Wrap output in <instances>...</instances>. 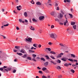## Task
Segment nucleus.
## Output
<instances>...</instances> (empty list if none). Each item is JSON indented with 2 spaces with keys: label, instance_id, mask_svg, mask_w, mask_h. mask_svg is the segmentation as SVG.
I'll use <instances>...</instances> for the list:
<instances>
[{
  "label": "nucleus",
  "instance_id": "10",
  "mask_svg": "<svg viewBox=\"0 0 78 78\" xmlns=\"http://www.w3.org/2000/svg\"><path fill=\"white\" fill-rule=\"evenodd\" d=\"M70 0H64V2L66 3V2H68V3H69L70 2Z\"/></svg>",
  "mask_w": 78,
  "mask_h": 78
},
{
  "label": "nucleus",
  "instance_id": "33",
  "mask_svg": "<svg viewBox=\"0 0 78 78\" xmlns=\"http://www.w3.org/2000/svg\"><path fill=\"white\" fill-rule=\"evenodd\" d=\"M51 15L52 16H53V15H54V14H55V12H52L51 13Z\"/></svg>",
  "mask_w": 78,
  "mask_h": 78
},
{
  "label": "nucleus",
  "instance_id": "38",
  "mask_svg": "<svg viewBox=\"0 0 78 78\" xmlns=\"http://www.w3.org/2000/svg\"><path fill=\"white\" fill-rule=\"evenodd\" d=\"M32 56H33V58H36V55L35 54H33Z\"/></svg>",
  "mask_w": 78,
  "mask_h": 78
},
{
  "label": "nucleus",
  "instance_id": "41",
  "mask_svg": "<svg viewBox=\"0 0 78 78\" xmlns=\"http://www.w3.org/2000/svg\"><path fill=\"white\" fill-rule=\"evenodd\" d=\"M32 60L34 61H35V62H36V60L35 59V58H33L32 59Z\"/></svg>",
  "mask_w": 78,
  "mask_h": 78
},
{
  "label": "nucleus",
  "instance_id": "4",
  "mask_svg": "<svg viewBox=\"0 0 78 78\" xmlns=\"http://www.w3.org/2000/svg\"><path fill=\"white\" fill-rule=\"evenodd\" d=\"M64 55V54L62 53H60L59 54H58V56H57V58H61L62 57V56Z\"/></svg>",
  "mask_w": 78,
  "mask_h": 78
},
{
  "label": "nucleus",
  "instance_id": "8",
  "mask_svg": "<svg viewBox=\"0 0 78 78\" xmlns=\"http://www.w3.org/2000/svg\"><path fill=\"white\" fill-rule=\"evenodd\" d=\"M39 20H43V19H44V16H40L39 17Z\"/></svg>",
  "mask_w": 78,
  "mask_h": 78
},
{
  "label": "nucleus",
  "instance_id": "50",
  "mask_svg": "<svg viewBox=\"0 0 78 78\" xmlns=\"http://www.w3.org/2000/svg\"><path fill=\"white\" fill-rule=\"evenodd\" d=\"M7 66H3V69H6V68H7Z\"/></svg>",
  "mask_w": 78,
  "mask_h": 78
},
{
  "label": "nucleus",
  "instance_id": "49",
  "mask_svg": "<svg viewBox=\"0 0 78 78\" xmlns=\"http://www.w3.org/2000/svg\"><path fill=\"white\" fill-rule=\"evenodd\" d=\"M42 78H47V77L44 76H42Z\"/></svg>",
  "mask_w": 78,
  "mask_h": 78
},
{
  "label": "nucleus",
  "instance_id": "14",
  "mask_svg": "<svg viewBox=\"0 0 78 78\" xmlns=\"http://www.w3.org/2000/svg\"><path fill=\"white\" fill-rule=\"evenodd\" d=\"M30 29L31 30H33L34 31V28L32 26H31L30 27Z\"/></svg>",
  "mask_w": 78,
  "mask_h": 78
},
{
  "label": "nucleus",
  "instance_id": "59",
  "mask_svg": "<svg viewBox=\"0 0 78 78\" xmlns=\"http://www.w3.org/2000/svg\"><path fill=\"white\" fill-rule=\"evenodd\" d=\"M48 45H51L52 43H51L50 42L48 43Z\"/></svg>",
  "mask_w": 78,
  "mask_h": 78
},
{
  "label": "nucleus",
  "instance_id": "7",
  "mask_svg": "<svg viewBox=\"0 0 78 78\" xmlns=\"http://www.w3.org/2000/svg\"><path fill=\"white\" fill-rule=\"evenodd\" d=\"M67 59H68V58L66 57L63 58L61 59V60L63 61H66Z\"/></svg>",
  "mask_w": 78,
  "mask_h": 78
},
{
  "label": "nucleus",
  "instance_id": "43",
  "mask_svg": "<svg viewBox=\"0 0 78 78\" xmlns=\"http://www.w3.org/2000/svg\"><path fill=\"white\" fill-rule=\"evenodd\" d=\"M51 62L52 63H53V64H54V65H55V64H56V63H55V62H54V61H51Z\"/></svg>",
  "mask_w": 78,
  "mask_h": 78
},
{
  "label": "nucleus",
  "instance_id": "47",
  "mask_svg": "<svg viewBox=\"0 0 78 78\" xmlns=\"http://www.w3.org/2000/svg\"><path fill=\"white\" fill-rule=\"evenodd\" d=\"M72 66L73 67H75V66H76V67H77V66L75 65V64H73L72 65Z\"/></svg>",
  "mask_w": 78,
  "mask_h": 78
},
{
  "label": "nucleus",
  "instance_id": "17",
  "mask_svg": "<svg viewBox=\"0 0 78 78\" xmlns=\"http://www.w3.org/2000/svg\"><path fill=\"white\" fill-rule=\"evenodd\" d=\"M16 54H17V55H20V56H22V53H18V52H17L16 53Z\"/></svg>",
  "mask_w": 78,
  "mask_h": 78
},
{
  "label": "nucleus",
  "instance_id": "45",
  "mask_svg": "<svg viewBox=\"0 0 78 78\" xmlns=\"http://www.w3.org/2000/svg\"><path fill=\"white\" fill-rule=\"evenodd\" d=\"M39 73H41V74H42V73H42V71H39Z\"/></svg>",
  "mask_w": 78,
  "mask_h": 78
},
{
  "label": "nucleus",
  "instance_id": "42",
  "mask_svg": "<svg viewBox=\"0 0 78 78\" xmlns=\"http://www.w3.org/2000/svg\"><path fill=\"white\" fill-rule=\"evenodd\" d=\"M11 70V68H7V70H8V71H10V70Z\"/></svg>",
  "mask_w": 78,
  "mask_h": 78
},
{
  "label": "nucleus",
  "instance_id": "46",
  "mask_svg": "<svg viewBox=\"0 0 78 78\" xmlns=\"http://www.w3.org/2000/svg\"><path fill=\"white\" fill-rule=\"evenodd\" d=\"M51 57L52 58V59H55V58H54V57H53V56H51Z\"/></svg>",
  "mask_w": 78,
  "mask_h": 78
},
{
  "label": "nucleus",
  "instance_id": "19",
  "mask_svg": "<svg viewBox=\"0 0 78 78\" xmlns=\"http://www.w3.org/2000/svg\"><path fill=\"white\" fill-rule=\"evenodd\" d=\"M20 47L19 46H15V48H16L17 50H19V48Z\"/></svg>",
  "mask_w": 78,
  "mask_h": 78
},
{
  "label": "nucleus",
  "instance_id": "36",
  "mask_svg": "<svg viewBox=\"0 0 78 78\" xmlns=\"http://www.w3.org/2000/svg\"><path fill=\"white\" fill-rule=\"evenodd\" d=\"M76 25H74V26H73V27L74 30H76Z\"/></svg>",
  "mask_w": 78,
  "mask_h": 78
},
{
  "label": "nucleus",
  "instance_id": "57",
  "mask_svg": "<svg viewBox=\"0 0 78 78\" xmlns=\"http://www.w3.org/2000/svg\"><path fill=\"white\" fill-rule=\"evenodd\" d=\"M59 10V7H57V9L56 10H57V11H58V10Z\"/></svg>",
  "mask_w": 78,
  "mask_h": 78
},
{
  "label": "nucleus",
  "instance_id": "27",
  "mask_svg": "<svg viewBox=\"0 0 78 78\" xmlns=\"http://www.w3.org/2000/svg\"><path fill=\"white\" fill-rule=\"evenodd\" d=\"M57 69H61V68L59 66H58L57 67Z\"/></svg>",
  "mask_w": 78,
  "mask_h": 78
},
{
  "label": "nucleus",
  "instance_id": "11",
  "mask_svg": "<svg viewBox=\"0 0 78 78\" xmlns=\"http://www.w3.org/2000/svg\"><path fill=\"white\" fill-rule=\"evenodd\" d=\"M36 5H41V3L40 2H37L36 3Z\"/></svg>",
  "mask_w": 78,
  "mask_h": 78
},
{
  "label": "nucleus",
  "instance_id": "62",
  "mask_svg": "<svg viewBox=\"0 0 78 78\" xmlns=\"http://www.w3.org/2000/svg\"><path fill=\"white\" fill-rule=\"evenodd\" d=\"M46 73H49L50 72H49V71L48 70H47L46 71Z\"/></svg>",
  "mask_w": 78,
  "mask_h": 78
},
{
  "label": "nucleus",
  "instance_id": "48",
  "mask_svg": "<svg viewBox=\"0 0 78 78\" xmlns=\"http://www.w3.org/2000/svg\"><path fill=\"white\" fill-rule=\"evenodd\" d=\"M25 47H26V48H27V49H28V50H30V48L27 47V46H25Z\"/></svg>",
  "mask_w": 78,
  "mask_h": 78
},
{
  "label": "nucleus",
  "instance_id": "16",
  "mask_svg": "<svg viewBox=\"0 0 78 78\" xmlns=\"http://www.w3.org/2000/svg\"><path fill=\"white\" fill-rule=\"evenodd\" d=\"M50 53H51V54H54V55H56V53L53 51H51L50 52Z\"/></svg>",
  "mask_w": 78,
  "mask_h": 78
},
{
  "label": "nucleus",
  "instance_id": "18",
  "mask_svg": "<svg viewBox=\"0 0 78 78\" xmlns=\"http://www.w3.org/2000/svg\"><path fill=\"white\" fill-rule=\"evenodd\" d=\"M75 24V23L74 22H72L71 23V25H74Z\"/></svg>",
  "mask_w": 78,
  "mask_h": 78
},
{
  "label": "nucleus",
  "instance_id": "44",
  "mask_svg": "<svg viewBox=\"0 0 78 78\" xmlns=\"http://www.w3.org/2000/svg\"><path fill=\"white\" fill-rule=\"evenodd\" d=\"M31 3L33 4V5H34V1H33V0L31 2Z\"/></svg>",
  "mask_w": 78,
  "mask_h": 78
},
{
  "label": "nucleus",
  "instance_id": "5",
  "mask_svg": "<svg viewBox=\"0 0 78 78\" xmlns=\"http://www.w3.org/2000/svg\"><path fill=\"white\" fill-rule=\"evenodd\" d=\"M66 24L67 26H68L69 25V24L68 23V21H67V20H66V21H65L64 22V25H65V26H66Z\"/></svg>",
  "mask_w": 78,
  "mask_h": 78
},
{
  "label": "nucleus",
  "instance_id": "1",
  "mask_svg": "<svg viewBox=\"0 0 78 78\" xmlns=\"http://www.w3.org/2000/svg\"><path fill=\"white\" fill-rule=\"evenodd\" d=\"M57 36H58L56 34H50V37H51V38H53L55 40H56V38H57Z\"/></svg>",
  "mask_w": 78,
  "mask_h": 78
},
{
  "label": "nucleus",
  "instance_id": "3",
  "mask_svg": "<svg viewBox=\"0 0 78 78\" xmlns=\"http://www.w3.org/2000/svg\"><path fill=\"white\" fill-rule=\"evenodd\" d=\"M63 17H64L63 15L61 13H60L59 15L58 16V18L59 19H62V18Z\"/></svg>",
  "mask_w": 78,
  "mask_h": 78
},
{
  "label": "nucleus",
  "instance_id": "34",
  "mask_svg": "<svg viewBox=\"0 0 78 78\" xmlns=\"http://www.w3.org/2000/svg\"><path fill=\"white\" fill-rule=\"evenodd\" d=\"M71 57H73V58H75V55L73 54H71Z\"/></svg>",
  "mask_w": 78,
  "mask_h": 78
},
{
  "label": "nucleus",
  "instance_id": "40",
  "mask_svg": "<svg viewBox=\"0 0 78 78\" xmlns=\"http://www.w3.org/2000/svg\"><path fill=\"white\" fill-rule=\"evenodd\" d=\"M33 46L34 47H36V48H37V46H36V44H34L33 45Z\"/></svg>",
  "mask_w": 78,
  "mask_h": 78
},
{
  "label": "nucleus",
  "instance_id": "37",
  "mask_svg": "<svg viewBox=\"0 0 78 78\" xmlns=\"http://www.w3.org/2000/svg\"><path fill=\"white\" fill-rule=\"evenodd\" d=\"M69 14L70 15V17H71V18H73V15H72V14L69 13Z\"/></svg>",
  "mask_w": 78,
  "mask_h": 78
},
{
  "label": "nucleus",
  "instance_id": "2",
  "mask_svg": "<svg viewBox=\"0 0 78 78\" xmlns=\"http://www.w3.org/2000/svg\"><path fill=\"white\" fill-rule=\"evenodd\" d=\"M2 25H3V26L4 27H8V25H9V24L8 23V22L6 21H4L2 23Z\"/></svg>",
  "mask_w": 78,
  "mask_h": 78
},
{
  "label": "nucleus",
  "instance_id": "20",
  "mask_svg": "<svg viewBox=\"0 0 78 78\" xmlns=\"http://www.w3.org/2000/svg\"><path fill=\"white\" fill-rule=\"evenodd\" d=\"M61 61L59 59H58L57 61V63H61Z\"/></svg>",
  "mask_w": 78,
  "mask_h": 78
},
{
  "label": "nucleus",
  "instance_id": "56",
  "mask_svg": "<svg viewBox=\"0 0 78 78\" xmlns=\"http://www.w3.org/2000/svg\"><path fill=\"white\" fill-rule=\"evenodd\" d=\"M16 3H19V0H15Z\"/></svg>",
  "mask_w": 78,
  "mask_h": 78
},
{
  "label": "nucleus",
  "instance_id": "24",
  "mask_svg": "<svg viewBox=\"0 0 78 78\" xmlns=\"http://www.w3.org/2000/svg\"><path fill=\"white\" fill-rule=\"evenodd\" d=\"M64 66H66V67H69V64L67 63H65L64 65Z\"/></svg>",
  "mask_w": 78,
  "mask_h": 78
},
{
  "label": "nucleus",
  "instance_id": "54",
  "mask_svg": "<svg viewBox=\"0 0 78 78\" xmlns=\"http://www.w3.org/2000/svg\"><path fill=\"white\" fill-rule=\"evenodd\" d=\"M16 29L17 30H19V27H16Z\"/></svg>",
  "mask_w": 78,
  "mask_h": 78
},
{
  "label": "nucleus",
  "instance_id": "28",
  "mask_svg": "<svg viewBox=\"0 0 78 78\" xmlns=\"http://www.w3.org/2000/svg\"><path fill=\"white\" fill-rule=\"evenodd\" d=\"M42 70H43V71H45V70H47V68L45 67H43Z\"/></svg>",
  "mask_w": 78,
  "mask_h": 78
},
{
  "label": "nucleus",
  "instance_id": "61",
  "mask_svg": "<svg viewBox=\"0 0 78 78\" xmlns=\"http://www.w3.org/2000/svg\"><path fill=\"white\" fill-rule=\"evenodd\" d=\"M17 51L16 50L13 49V51L14 52H17Z\"/></svg>",
  "mask_w": 78,
  "mask_h": 78
},
{
  "label": "nucleus",
  "instance_id": "58",
  "mask_svg": "<svg viewBox=\"0 0 78 78\" xmlns=\"http://www.w3.org/2000/svg\"><path fill=\"white\" fill-rule=\"evenodd\" d=\"M19 21L20 22H22V20L21 19H20L19 20Z\"/></svg>",
  "mask_w": 78,
  "mask_h": 78
},
{
  "label": "nucleus",
  "instance_id": "63",
  "mask_svg": "<svg viewBox=\"0 0 78 78\" xmlns=\"http://www.w3.org/2000/svg\"><path fill=\"white\" fill-rule=\"evenodd\" d=\"M2 12H5V9H2Z\"/></svg>",
  "mask_w": 78,
  "mask_h": 78
},
{
  "label": "nucleus",
  "instance_id": "64",
  "mask_svg": "<svg viewBox=\"0 0 78 78\" xmlns=\"http://www.w3.org/2000/svg\"><path fill=\"white\" fill-rule=\"evenodd\" d=\"M14 62H17V59H15L14 60Z\"/></svg>",
  "mask_w": 78,
  "mask_h": 78
},
{
  "label": "nucleus",
  "instance_id": "35",
  "mask_svg": "<svg viewBox=\"0 0 78 78\" xmlns=\"http://www.w3.org/2000/svg\"><path fill=\"white\" fill-rule=\"evenodd\" d=\"M22 57L24 58H26L27 57V54H24L23 56H22Z\"/></svg>",
  "mask_w": 78,
  "mask_h": 78
},
{
  "label": "nucleus",
  "instance_id": "6",
  "mask_svg": "<svg viewBox=\"0 0 78 78\" xmlns=\"http://www.w3.org/2000/svg\"><path fill=\"white\" fill-rule=\"evenodd\" d=\"M26 41H28V42H31L32 41V38L30 37L28 38V39L26 38Z\"/></svg>",
  "mask_w": 78,
  "mask_h": 78
},
{
  "label": "nucleus",
  "instance_id": "21",
  "mask_svg": "<svg viewBox=\"0 0 78 78\" xmlns=\"http://www.w3.org/2000/svg\"><path fill=\"white\" fill-rule=\"evenodd\" d=\"M5 58V56H0V58L1 59H4V58Z\"/></svg>",
  "mask_w": 78,
  "mask_h": 78
},
{
  "label": "nucleus",
  "instance_id": "9",
  "mask_svg": "<svg viewBox=\"0 0 78 78\" xmlns=\"http://www.w3.org/2000/svg\"><path fill=\"white\" fill-rule=\"evenodd\" d=\"M48 62H45L44 63V66H48Z\"/></svg>",
  "mask_w": 78,
  "mask_h": 78
},
{
  "label": "nucleus",
  "instance_id": "52",
  "mask_svg": "<svg viewBox=\"0 0 78 78\" xmlns=\"http://www.w3.org/2000/svg\"><path fill=\"white\" fill-rule=\"evenodd\" d=\"M13 73H16V70L15 69H14L13 71Z\"/></svg>",
  "mask_w": 78,
  "mask_h": 78
},
{
  "label": "nucleus",
  "instance_id": "12",
  "mask_svg": "<svg viewBox=\"0 0 78 78\" xmlns=\"http://www.w3.org/2000/svg\"><path fill=\"white\" fill-rule=\"evenodd\" d=\"M24 15L25 17H27L28 16V15H27V13L26 12H24Z\"/></svg>",
  "mask_w": 78,
  "mask_h": 78
},
{
  "label": "nucleus",
  "instance_id": "23",
  "mask_svg": "<svg viewBox=\"0 0 78 78\" xmlns=\"http://www.w3.org/2000/svg\"><path fill=\"white\" fill-rule=\"evenodd\" d=\"M70 71L72 72V73H75V70H73V69H71Z\"/></svg>",
  "mask_w": 78,
  "mask_h": 78
},
{
  "label": "nucleus",
  "instance_id": "29",
  "mask_svg": "<svg viewBox=\"0 0 78 78\" xmlns=\"http://www.w3.org/2000/svg\"><path fill=\"white\" fill-rule=\"evenodd\" d=\"M46 50H48L49 51H51V49L50 48H46Z\"/></svg>",
  "mask_w": 78,
  "mask_h": 78
},
{
  "label": "nucleus",
  "instance_id": "31",
  "mask_svg": "<svg viewBox=\"0 0 78 78\" xmlns=\"http://www.w3.org/2000/svg\"><path fill=\"white\" fill-rule=\"evenodd\" d=\"M45 57L46 58V59H49L50 58H49V57L48 55H45Z\"/></svg>",
  "mask_w": 78,
  "mask_h": 78
},
{
  "label": "nucleus",
  "instance_id": "25",
  "mask_svg": "<svg viewBox=\"0 0 78 78\" xmlns=\"http://www.w3.org/2000/svg\"><path fill=\"white\" fill-rule=\"evenodd\" d=\"M20 52H21V53H25V51H24V50L21 49V50Z\"/></svg>",
  "mask_w": 78,
  "mask_h": 78
},
{
  "label": "nucleus",
  "instance_id": "51",
  "mask_svg": "<svg viewBox=\"0 0 78 78\" xmlns=\"http://www.w3.org/2000/svg\"><path fill=\"white\" fill-rule=\"evenodd\" d=\"M58 78H62V75H60L58 76Z\"/></svg>",
  "mask_w": 78,
  "mask_h": 78
},
{
  "label": "nucleus",
  "instance_id": "60",
  "mask_svg": "<svg viewBox=\"0 0 78 78\" xmlns=\"http://www.w3.org/2000/svg\"><path fill=\"white\" fill-rule=\"evenodd\" d=\"M54 27H55V26L53 25H51V28H54Z\"/></svg>",
  "mask_w": 78,
  "mask_h": 78
},
{
  "label": "nucleus",
  "instance_id": "13",
  "mask_svg": "<svg viewBox=\"0 0 78 78\" xmlns=\"http://www.w3.org/2000/svg\"><path fill=\"white\" fill-rule=\"evenodd\" d=\"M29 53H34V51H33L32 50H29Z\"/></svg>",
  "mask_w": 78,
  "mask_h": 78
},
{
  "label": "nucleus",
  "instance_id": "55",
  "mask_svg": "<svg viewBox=\"0 0 78 78\" xmlns=\"http://www.w3.org/2000/svg\"><path fill=\"white\" fill-rule=\"evenodd\" d=\"M59 24L61 25H63L64 24L62 23H59Z\"/></svg>",
  "mask_w": 78,
  "mask_h": 78
},
{
  "label": "nucleus",
  "instance_id": "53",
  "mask_svg": "<svg viewBox=\"0 0 78 78\" xmlns=\"http://www.w3.org/2000/svg\"><path fill=\"white\" fill-rule=\"evenodd\" d=\"M0 70H1V71H3V68H0Z\"/></svg>",
  "mask_w": 78,
  "mask_h": 78
},
{
  "label": "nucleus",
  "instance_id": "15",
  "mask_svg": "<svg viewBox=\"0 0 78 78\" xmlns=\"http://www.w3.org/2000/svg\"><path fill=\"white\" fill-rule=\"evenodd\" d=\"M59 45H60V46H61L62 47H65V46H66L65 44H62L60 43L59 44Z\"/></svg>",
  "mask_w": 78,
  "mask_h": 78
},
{
  "label": "nucleus",
  "instance_id": "32",
  "mask_svg": "<svg viewBox=\"0 0 78 78\" xmlns=\"http://www.w3.org/2000/svg\"><path fill=\"white\" fill-rule=\"evenodd\" d=\"M32 20L33 21V22H37V20H35L34 18H33L32 19Z\"/></svg>",
  "mask_w": 78,
  "mask_h": 78
},
{
  "label": "nucleus",
  "instance_id": "30",
  "mask_svg": "<svg viewBox=\"0 0 78 78\" xmlns=\"http://www.w3.org/2000/svg\"><path fill=\"white\" fill-rule=\"evenodd\" d=\"M68 61H71V62H73V59H70L69 58L68 59Z\"/></svg>",
  "mask_w": 78,
  "mask_h": 78
},
{
  "label": "nucleus",
  "instance_id": "39",
  "mask_svg": "<svg viewBox=\"0 0 78 78\" xmlns=\"http://www.w3.org/2000/svg\"><path fill=\"white\" fill-rule=\"evenodd\" d=\"M55 20V21H57V22H59V20L57 18H56Z\"/></svg>",
  "mask_w": 78,
  "mask_h": 78
},
{
  "label": "nucleus",
  "instance_id": "26",
  "mask_svg": "<svg viewBox=\"0 0 78 78\" xmlns=\"http://www.w3.org/2000/svg\"><path fill=\"white\" fill-rule=\"evenodd\" d=\"M41 60H42V61H45V59L44 58H41Z\"/></svg>",
  "mask_w": 78,
  "mask_h": 78
},
{
  "label": "nucleus",
  "instance_id": "22",
  "mask_svg": "<svg viewBox=\"0 0 78 78\" xmlns=\"http://www.w3.org/2000/svg\"><path fill=\"white\" fill-rule=\"evenodd\" d=\"M27 59H29V60H31V58L30 57H28L27 58Z\"/></svg>",
  "mask_w": 78,
  "mask_h": 78
}]
</instances>
